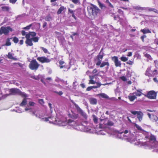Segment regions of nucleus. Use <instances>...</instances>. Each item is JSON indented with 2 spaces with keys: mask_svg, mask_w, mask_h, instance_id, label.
Returning <instances> with one entry per match:
<instances>
[{
  "mask_svg": "<svg viewBox=\"0 0 158 158\" xmlns=\"http://www.w3.org/2000/svg\"><path fill=\"white\" fill-rule=\"evenodd\" d=\"M32 114L35 115L37 117L42 119L43 121L47 122L49 121V123L54 124L57 125L59 126H64L67 124L70 126L72 128H76L79 125H81V123H78L76 121H74L71 119L68 120V122H67L66 117L63 114L62 112H58L56 114V118L50 116L48 118H43L42 115H40L38 112L35 111L32 112Z\"/></svg>",
  "mask_w": 158,
  "mask_h": 158,
  "instance_id": "1",
  "label": "nucleus"
},
{
  "mask_svg": "<svg viewBox=\"0 0 158 158\" xmlns=\"http://www.w3.org/2000/svg\"><path fill=\"white\" fill-rule=\"evenodd\" d=\"M147 141L145 142H143L141 141H138L135 143V145L144 146L146 148L153 149V151H154L156 148H158V142L156 140L155 137L150 133H148L145 136Z\"/></svg>",
  "mask_w": 158,
  "mask_h": 158,
  "instance_id": "2",
  "label": "nucleus"
},
{
  "mask_svg": "<svg viewBox=\"0 0 158 158\" xmlns=\"http://www.w3.org/2000/svg\"><path fill=\"white\" fill-rule=\"evenodd\" d=\"M123 133L125 134L124 135V139H127L129 142L131 143H133L136 141L134 144L135 145V143L139 141L140 138L138 136V134L134 133V134H131L130 132L128 130H125Z\"/></svg>",
  "mask_w": 158,
  "mask_h": 158,
  "instance_id": "3",
  "label": "nucleus"
},
{
  "mask_svg": "<svg viewBox=\"0 0 158 158\" xmlns=\"http://www.w3.org/2000/svg\"><path fill=\"white\" fill-rule=\"evenodd\" d=\"M36 34L34 32H30L27 34L25 36L26 38V40L25 43L27 46H32L33 45L32 41L35 42H37L39 40L38 37H35Z\"/></svg>",
  "mask_w": 158,
  "mask_h": 158,
  "instance_id": "4",
  "label": "nucleus"
},
{
  "mask_svg": "<svg viewBox=\"0 0 158 158\" xmlns=\"http://www.w3.org/2000/svg\"><path fill=\"white\" fill-rule=\"evenodd\" d=\"M73 103L75 107L77 109L78 112L81 115L82 118H84V121H82V122H83L85 124H87L88 123L86 120L87 118V116L86 114L79 107L77 104L75 102H73Z\"/></svg>",
  "mask_w": 158,
  "mask_h": 158,
  "instance_id": "5",
  "label": "nucleus"
},
{
  "mask_svg": "<svg viewBox=\"0 0 158 158\" xmlns=\"http://www.w3.org/2000/svg\"><path fill=\"white\" fill-rule=\"evenodd\" d=\"M102 124L101 123L99 124V127L100 128H104L107 126H111L114 125V123L113 122L110 120L108 118H106L101 121Z\"/></svg>",
  "mask_w": 158,
  "mask_h": 158,
  "instance_id": "6",
  "label": "nucleus"
},
{
  "mask_svg": "<svg viewBox=\"0 0 158 158\" xmlns=\"http://www.w3.org/2000/svg\"><path fill=\"white\" fill-rule=\"evenodd\" d=\"M91 127L84 125L81 123V125H79L76 128L77 131L91 132Z\"/></svg>",
  "mask_w": 158,
  "mask_h": 158,
  "instance_id": "7",
  "label": "nucleus"
},
{
  "mask_svg": "<svg viewBox=\"0 0 158 158\" xmlns=\"http://www.w3.org/2000/svg\"><path fill=\"white\" fill-rule=\"evenodd\" d=\"M40 66L35 60H32L29 65V68L32 70H37Z\"/></svg>",
  "mask_w": 158,
  "mask_h": 158,
  "instance_id": "8",
  "label": "nucleus"
},
{
  "mask_svg": "<svg viewBox=\"0 0 158 158\" xmlns=\"http://www.w3.org/2000/svg\"><path fill=\"white\" fill-rule=\"evenodd\" d=\"M10 93L12 94L15 95L16 94H19L23 97H27V95L24 93L21 92L19 89L16 88L11 89L10 90Z\"/></svg>",
  "mask_w": 158,
  "mask_h": 158,
  "instance_id": "9",
  "label": "nucleus"
},
{
  "mask_svg": "<svg viewBox=\"0 0 158 158\" xmlns=\"http://www.w3.org/2000/svg\"><path fill=\"white\" fill-rule=\"evenodd\" d=\"M12 31V29L9 27H2L0 29V34H4L6 35L10 31Z\"/></svg>",
  "mask_w": 158,
  "mask_h": 158,
  "instance_id": "10",
  "label": "nucleus"
},
{
  "mask_svg": "<svg viewBox=\"0 0 158 158\" xmlns=\"http://www.w3.org/2000/svg\"><path fill=\"white\" fill-rule=\"evenodd\" d=\"M88 9H90L92 11V13L93 15H96L98 12L99 9L96 6L91 4V6L88 7Z\"/></svg>",
  "mask_w": 158,
  "mask_h": 158,
  "instance_id": "11",
  "label": "nucleus"
},
{
  "mask_svg": "<svg viewBox=\"0 0 158 158\" xmlns=\"http://www.w3.org/2000/svg\"><path fill=\"white\" fill-rule=\"evenodd\" d=\"M130 112L133 115L137 114V117L139 122L141 121L143 119V113L140 111H131Z\"/></svg>",
  "mask_w": 158,
  "mask_h": 158,
  "instance_id": "12",
  "label": "nucleus"
},
{
  "mask_svg": "<svg viewBox=\"0 0 158 158\" xmlns=\"http://www.w3.org/2000/svg\"><path fill=\"white\" fill-rule=\"evenodd\" d=\"M37 60L42 63H49L51 60L48 57L45 56L39 57H37Z\"/></svg>",
  "mask_w": 158,
  "mask_h": 158,
  "instance_id": "13",
  "label": "nucleus"
},
{
  "mask_svg": "<svg viewBox=\"0 0 158 158\" xmlns=\"http://www.w3.org/2000/svg\"><path fill=\"white\" fill-rule=\"evenodd\" d=\"M112 60L114 62L115 66L117 67H121V61L118 60V57L116 56H114L112 57Z\"/></svg>",
  "mask_w": 158,
  "mask_h": 158,
  "instance_id": "14",
  "label": "nucleus"
},
{
  "mask_svg": "<svg viewBox=\"0 0 158 158\" xmlns=\"http://www.w3.org/2000/svg\"><path fill=\"white\" fill-rule=\"evenodd\" d=\"M156 94L153 91H151L149 92L145 96L149 98L154 99L155 98Z\"/></svg>",
  "mask_w": 158,
  "mask_h": 158,
  "instance_id": "15",
  "label": "nucleus"
},
{
  "mask_svg": "<svg viewBox=\"0 0 158 158\" xmlns=\"http://www.w3.org/2000/svg\"><path fill=\"white\" fill-rule=\"evenodd\" d=\"M15 54L14 53H11L10 52H8V55H6L8 58L14 60H17L18 59L17 58L16 56H14Z\"/></svg>",
  "mask_w": 158,
  "mask_h": 158,
  "instance_id": "16",
  "label": "nucleus"
},
{
  "mask_svg": "<svg viewBox=\"0 0 158 158\" xmlns=\"http://www.w3.org/2000/svg\"><path fill=\"white\" fill-rule=\"evenodd\" d=\"M110 65V64L108 62V59H106L105 60V61L103 62L100 65V67L101 68H102L105 66H107L106 67V69H108L109 68V66Z\"/></svg>",
  "mask_w": 158,
  "mask_h": 158,
  "instance_id": "17",
  "label": "nucleus"
},
{
  "mask_svg": "<svg viewBox=\"0 0 158 158\" xmlns=\"http://www.w3.org/2000/svg\"><path fill=\"white\" fill-rule=\"evenodd\" d=\"M149 118L151 119V120L153 122H156L158 120V117L157 116L155 115H151L150 113H148V114Z\"/></svg>",
  "mask_w": 158,
  "mask_h": 158,
  "instance_id": "18",
  "label": "nucleus"
},
{
  "mask_svg": "<svg viewBox=\"0 0 158 158\" xmlns=\"http://www.w3.org/2000/svg\"><path fill=\"white\" fill-rule=\"evenodd\" d=\"M128 98L130 101L132 102L134 100L137 98V97L133 93L129 94L128 96Z\"/></svg>",
  "mask_w": 158,
  "mask_h": 158,
  "instance_id": "19",
  "label": "nucleus"
},
{
  "mask_svg": "<svg viewBox=\"0 0 158 158\" xmlns=\"http://www.w3.org/2000/svg\"><path fill=\"white\" fill-rule=\"evenodd\" d=\"M143 90L141 89H139L136 90V91L133 92L134 94H135L136 97L140 96L142 95L143 94L142 93Z\"/></svg>",
  "mask_w": 158,
  "mask_h": 158,
  "instance_id": "20",
  "label": "nucleus"
},
{
  "mask_svg": "<svg viewBox=\"0 0 158 158\" xmlns=\"http://www.w3.org/2000/svg\"><path fill=\"white\" fill-rule=\"evenodd\" d=\"M152 71H151V68L150 67H148L145 73V75L148 77H150L152 76V75L151 73Z\"/></svg>",
  "mask_w": 158,
  "mask_h": 158,
  "instance_id": "21",
  "label": "nucleus"
},
{
  "mask_svg": "<svg viewBox=\"0 0 158 158\" xmlns=\"http://www.w3.org/2000/svg\"><path fill=\"white\" fill-rule=\"evenodd\" d=\"M117 138L124 139V135L125 134L123 133V132H118L117 133Z\"/></svg>",
  "mask_w": 158,
  "mask_h": 158,
  "instance_id": "22",
  "label": "nucleus"
},
{
  "mask_svg": "<svg viewBox=\"0 0 158 158\" xmlns=\"http://www.w3.org/2000/svg\"><path fill=\"white\" fill-rule=\"evenodd\" d=\"M89 102L90 103L93 105H95L97 104V99L94 98H91L89 99Z\"/></svg>",
  "mask_w": 158,
  "mask_h": 158,
  "instance_id": "23",
  "label": "nucleus"
},
{
  "mask_svg": "<svg viewBox=\"0 0 158 158\" xmlns=\"http://www.w3.org/2000/svg\"><path fill=\"white\" fill-rule=\"evenodd\" d=\"M103 50V49H102L100 51V52L99 54V55L98 56V60H102V58L103 56V53L102 52V51Z\"/></svg>",
  "mask_w": 158,
  "mask_h": 158,
  "instance_id": "24",
  "label": "nucleus"
},
{
  "mask_svg": "<svg viewBox=\"0 0 158 158\" xmlns=\"http://www.w3.org/2000/svg\"><path fill=\"white\" fill-rule=\"evenodd\" d=\"M68 13H70L72 14V16L75 19H76V17L74 15V12L75 11H73V10H71L70 8H69L68 9ZM69 13H68L69 14Z\"/></svg>",
  "mask_w": 158,
  "mask_h": 158,
  "instance_id": "25",
  "label": "nucleus"
},
{
  "mask_svg": "<svg viewBox=\"0 0 158 158\" xmlns=\"http://www.w3.org/2000/svg\"><path fill=\"white\" fill-rule=\"evenodd\" d=\"M98 96H100L101 97L105 98L108 99L109 98V97L104 93L99 94H98Z\"/></svg>",
  "mask_w": 158,
  "mask_h": 158,
  "instance_id": "26",
  "label": "nucleus"
},
{
  "mask_svg": "<svg viewBox=\"0 0 158 158\" xmlns=\"http://www.w3.org/2000/svg\"><path fill=\"white\" fill-rule=\"evenodd\" d=\"M141 31L143 34H146L147 33H151V31L148 29H143L141 30Z\"/></svg>",
  "mask_w": 158,
  "mask_h": 158,
  "instance_id": "27",
  "label": "nucleus"
},
{
  "mask_svg": "<svg viewBox=\"0 0 158 158\" xmlns=\"http://www.w3.org/2000/svg\"><path fill=\"white\" fill-rule=\"evenodd\" d=\"M64 6H61L59 9H58L57 13L58 15L61 13V12L65 9Z\"/></svg>",
  "mask_w": 158,
  "mask_h": 158,
  "instance_id": "28",
  "label": "nucleus"
},
{
  "mask_svg": "<svg viewBox=\"0 0 158 158\" xmlns=\"http://www.w3.org/2000/svg\"><path fill=\"white\" fill-rule=\"evenodd\" d=\"M27 103V99L24 98L20 105L21 106H23L26 105Z\"/></svg>",
  "mask_w": 158,
  "mask_h": 158,
  "instance_id": "29",
  "label": "nucleus"
},
{
  "mask_svg": "<svg viewBox=\"0 0 158 158\" xmlns=\"http://www.w3.org/2000/svg\"><path fill=\"white\" fill-rule=\"evenodd\" d=\"M134 8L135 9L142 10H146V8L140 7L139 6H136L134 7Z\"/></svg>",
  "mask_w": 158,
  "mask_h": 158,
  "instance_id": "30",
  "label": "nucleus"
},
{
  "mask_svg": "<svg viewBox=\"0 0 158 158\" xmlns=\"http://www.w3.org/2000/svg\"><path fill=\"white\" fill-rule=\"evenodd\" d=\"M96 84V85L92 86V89L94 88L95 89L99 88L102 85V84L100 82H98Z\"/></svg>",
  "mask_w": 158,
  "mask_h": 158,
  "instance_id": "31",
  "label": "nucleus"
},
{
  "mask_svg": "<svg viewBox=\"0 0 158 158\" xmlns=\"http://www.w3.org/2000/svg\"><path fill=\"white\" fill-rule=\"evenodd\" d=\"M146 9L150 11H153L155 12L156 13H157L158 14V10H156V9L155 8H147Z\"/></svg>",
  "mask_w": 158,
  "mask_h": 158,
  "instance_id": "32",
  "label": "nucleus"
},
{
  "mask_svg": "<svg viewBox=\"0 0 158 158\" xmlns=\"http://www.w3.org/2000/svg\"><path fill=\"white\" fill-rule=\"evenodd\" d=\"M135 127L138 129V130L140 131H143V130L142 128L139 125L137 124H135Z\"/></svg>",
  "mask_w": 158,
  "mask_h": 158,
  "instance_id": "33",
  "label": "nucleus"
},
{
  "mask_svg": "<svg viewBox=\"0 0 158 158\" xmlns=\"http://www.w3.org/2000/svg\"><path fill=\"white\" fill-rule=\"evenodd\" d=\"M120 59L122 61L125 62V61H127L128 60V58H127L125 56H122L120 58Z\"/></svg>",
  "mask_w": 158,
  "mask_h": 158,
  "instance_id": "34",
  "label": "nucleus"
},
{
  "mask_svg": "<svg viewBox=\"0 0 158 158\" xmlns=\"http://www.w3.org/2000/svg\"><path fill=\"white\" fill-rule=\"evenodd\" d=\"M11 44V42L10 41V39H7L6 40L5 45L7 46H10Z\"/></svg>",
  "mask_w": 158,
  "mask_h": 158,
  "instance_id": "35",
  "label": "nucleus"
},
{
  "mask_svg": "<svg viewBox=\"0 0 158 158\" xmlns=\"http://www.w3.org/2000/svg\"><path fill=\"white\" fill-rule=\"evenodd\" d=\"M93 121L94 123L95 124H96L98 123V119L97 117L95 115H93Z\"/></svg>",
  "mask_w": 158,
  "mask_h": 158,
  "instance_id": "36",
  "label": "nucleus"
},
{
  "mask_svg": "<svg viewBox=\"0 0 158 158\" xmlns=\"http://www.w3.org/2000/svg\"><path fill=\"white\" fill-rule=\"evenodd\" d=\"M3 10L4 11H8L9 10L10 8L7 6H4L2 7Z\"/></svg>",
  "mask_w": 158,
  "mask_h": 158,
  "instance_id": "37",
  "label": "nucleus"
},
{
  "mask_svg": "<svg viewBox=\"0 0 158 158\" xmlns=\"http://www.w3.org/2000/svg\"><path fill=\"white\" fill-rule=\"evenodd\" d=\"M97 82L96 81H94V79H90L89 82V84H96Z\"/></svg>",
  "mask_w": 158,
  "mask_h": 158,
  "instance_id": "38",
  "label": "nucleus"
},
{
  "mask_svg": "<svg viewBox=\"0 0 158 158\" xmlns=\"http://www.w3.org/2000/svg\"><path fill=\"white\" fill-rule=\"evenodd\" d=\"M55 81L58 82H61L62 81H63V80L61 79L58 77H56L55 79Z\"/></svg>",
  "mask_w": 158,
  "mask_h": 158,
  "instance_id": "39",
  "label": "nucleus"
},
{
  "mask_svg": "<svg viewBox=\"0 0 158 158\" xmlns=\"http://www.w3.org/2000/svg\"><path fill=\"white\" fill-rule=\"evenodd\" d=\"M152 76H154L155 75H157V71L156 69H155L152 72Z\"/></svg>",
  "mask_w": 158,
  "mask_h": 158,
  "instance_id": "40",
  "label": "nucleus"
},
{
  "mask_svg": "<svg viewBox=\"0 0 158 158\" xmlns=\"http://www.w3.org/2000/svg\"><path fill=\"white\" fill-rule=\"evenodd\" d=\"M144 55L145 56V57L148 58L150 60H151L152 59V58L150 55H149L147 53L144 54Z\"/></svg>",
  "mask_w": 158,
  "mask_h": 158,
  "instance_id": "41",
  "label": "nucleus"
},
{
  "mask_svg": "<svg viewBox=\"0 0 158 158\" xmlns=\"http://www.w3.org/2000/svg\"><path fill=\"white\" fill-rule=\"evenodd\" d=\"M32 26V24H30L29 25L26 26V27L23 28V29L26 30H29L31 28Z\"/></svg>",
  "mask_w": 158,
  "mask_h": 158,
  "instance_id": "42",
  "label": "nucleus"
},
{
  "mask_svg": "<svg viewBox=\"0 0 158 158\" xmlns=\"http://www.w3.org/2000/svg\"><path fill=\"white\" fill-rule=\"evenodd\" d=\"M13 41L15 43H17L19 41V40L17 37H15L13 39Z\"/></svg>",
  "mask_w": 158,
  "mask_h": 158,
  "instance_id": "43",
  "label": "nucleus"
},
{
  "mask_svg": "<svg viewBox=\"0 0 158 158\" xmlns=\"http://www.w3.org/2000/svg\"><path fill=\"white\" fill-rule=\"evenodd\" d=\"M51 19V18L49 15L47 16L45 18V20L47 21H50Z\"/></svg>",
  "mask_w": 158,
  "mask_h": 158,
  "instance_id": "44",
  "label": "nucleus"
},
{
  "mask_svg": "<svg viewBox=\"0 0 158 158\" xmlns=\"http://www.w3.org/2000/svg\"><path fill=\"white\" fill-rule=\"evenodd\" d=\"M71 1L74 4L80 3L79 0H71Z\"/></svg>",
  "mask_w": 158,
  "mask_h": 158,
  "instance_id": "45",
  "label": "nucleus"
},
{
  "mask_svg": "<svg viewBox=\"0 0 158 158\" xmlns=\"http://www.w3.org/2000/svg\"><path fill=\"white\" fill-rule=\"evenodd\" d=\"M102 60H98V61L97 62V63H96V64L97 66L100 65L101 64V61Z\"/></svg>",
  "mask_w": 158,
  "mask_h": 158,
  "instance_id": "46",
  "label": "nucleus"
},
{
  "mask_svg": "<svg viewBox=\"0 0 158 158\" xmlns=\"http://www.w3.org/2000/svg\"><path fill=\"white\" fill-rule=\"evenodd\" d=\"M112 16L114 18V19L115 20H118H118H120L118 16H115L114 14Z\"/></svg>",
  "mask_w": 158,
  "mask_h": 158,
  "instance_id": "47",
  "label": "nucleus"
},
{
  "mask_svg": "<svg viewBox=\"0 0 158 158\" xmlns=\"http://www.w3.org/2000/svg\"><path fill=\"white\" fill-rule=\"evenodd\" d=\"M131 76V74L130 73V72L127 71V72L126 77H130Z\"/></svg>",
  "mask_w": 158,
  "mask_h": 158,
  "instance_id": "48",
  "label": "nucleus"
},
{
  "mask_svg": "<svg viewBox=\"0 0 158 158\" xmlns=\"http://www.w3.org/2000/svg\"><path fill=\"white\" fill-rule=\"evenodd\" d=\"M42 50H43L44 52L45 53H47L48 52V50L46 48H45L44 47H41V48Z\"/></svg>",
  "mask_w": 158,
  "mask_h": 158,
  "instance_id": "49",
  "label": "nucleus"
},
{
  "mask_svg": "<svg viewBox=\"0 0 158 158\" xmlns=\"http://www.w3.org/2000/svg\"><path fill=\"white\" fill-rule=\"evenodd\" d=\"M120 79L123 81H125L127 80L126 77L124 76L121 77Z\"/></svg>",
  "mask_w": 158,
  "mask_h": 158,
  "instance_id": "50",
  "label": "nucleus"
},
{
  "mask_svg": "<svg viewBox=\"0 0 158 158\" xmlns=\"http://www.w3.org/2000/svg\"><path fill=\"white\" fill-rule=\"evenodd\" d=\"M106 2L108 3L109 6L111 7H113V5L111 4V3L109 2V0H106Z\"/></svg>",
  "mask_w": 158,
  "mask_h": 158,
  "instance_id": "51",
  "label": "nucleus"
},
{
  "mask_svg": "<svg viewBox=\"0 0 158 158\" xmlns=\"http://www.w3.org/2000/svg\"><path fill=\"white\" fill-rule=\"evenodd\" d=\"M52 105L51 103H48V106L49 107L50 110L51 111V113H52Z\"/></svg>",
  "mask_w": 158,
  "mask_h": 158,
  "instance_id": "52",
  "label": "nucleus"
},
{
  "mask_svg": "<svg viewBox=\"0 0 158 158\" xmlns=\"http://www.w3.org/2000/svg\"><path fill=\"white\" fill-rule=\"evenodd\" d=\"M98 3L99 6L102 9L103 7H104L103 5L99 1L98 2Z\"/></svg>",
  "mask_w": 158,
  "mask_h": 158,
  "instance_id": "53",
  "label": "nucleus"
},
{
  "mask_svg": "<svg viewBox=\"0 0 158 158\" xmlns=\"http://www.w3.org/2000/svg\"><path fill=\"white\" fill-rule=\"evenodd\" d=\"M96 75H94L93 76H89V77L90 79H94V77H96Z\"/></svg>",
  "mask_w": 158,
  "mask_h": 158,
  "instance_id": "54",
  "label": "nucleus"
},
{
  "mask_svg": "<svg viewBox=\"0 0 158 158\" xmlns=\"http://www.w3.org/2000/svg\"><path fill=\"white\" fill-rule=\"evenodd\" d=\"M29 103L30 106H34L35 104V102H29Z\"/></svg>",
  "mask_w": 158,
  "mask_h": 158,
  "instance_id": "55",
  "label": "nucleus"
},
{
  "mask_svg": "<svg viewBox=\"0 0 158 158\" xmlns=\"http://www.w3.org/2000/svg\"><path fill=\"white\" fill-rule=\"evenodd\" d=\"M17 0H10V2L12 4L15 3L17 1Z\"/></svg>",
  "mask_w": 158,
  "mask_h": 158,
  "instance_id": "56",
  "label": "nucleus"
},
{
  "mask_svg": "<svg viewBox=\"0 0 158 158\" xmlns=\"http://www.w3.org/2000/svg\"><path fill=\"white\" fill-rule=\"evenodd\" d=\"M99 134L102 135H105L106 134V132L102 131H100Z\"/></svg>",
  "mask_w": 158,
  "mask_h": 158,
  "instance_id": "57",
  "label": "nucleus"
},
{
  "mask_svg": "<svg viewBox=\"0 0 158 158\" xmlns=\"http://www.w3.org/2000/svg\"><path fill=\"white\" fill-rule=\"evenodd\" d=\"M39 102L41 104H42L44 103L43 100L42 99H39Z\"/></svg>",
  "mask_w": 158,
  "mask_h": 158,
  "instance_id": "58",
  "label": "nucleus"
},
{
  "mask_svg": "<svg viewBox=\"0 0 158 158\" xmlns=\"http://www.w3.org/2000/svg\"><path fill=\"white\" fill-rule=\"evenodd\" d=\"M77 85V82L76 80H74L73 83V85L74 86H76Z\"/></svg>",
  "mask_w": 158,
  "mask_h": 158,
  "instance_id": "59",
  "label": "nucleus"
},
{
  "mask_svg": "<svg viewBox=\"0 0 158 158\" xmlns=\"http://www.w3.org/2000/svg\"><path fill=\"white\" fill-rule=\"evenodd\" d=\"M21 33H22V34L23 35V36H24V35H25L27 34H26V33L25 32V31H22V32H21Z\"/></svg>",
  "mask_w": 158,
  "mask_h": 158,
  "instance_id": "60",
  "label": "nucleus"
},
{
  "mask_svg": "<svg viewBox=\"0 0 158 158\" xmlns=\"http://www.w3.org/2000/svg\"><path fill=\"white\" fill-rule=\"evenodd\" d=\"M92 86H89V87H88L86 89V90L87 91H89L90 90H91L92 89Z\"/></svg>",
  "mask_w": 158,
  "mask_h": 158,
  "instance_id": "61",
  "label": "nucleus"
},
{
  "mask_svg": "<svg viewBox=\"0 0 158 158\" xmlns=\"http://www.w3.org/2000/svg\"><path fill=\"white\" fill-rule=\"evenodd\" d=\"M154 63H155L156 67H158V62L156 60V61H154Z\"/></svg>",
  "mask_w": 158,
  "mask_h": 158,
  "instance_id": "62",
  "label": "nucleus"
},
{
  "mask_svg": "<svg viewBox=\"0 0 158 158\" xmlns=\"http://www.w3.org/2000/svg\"><path fill=\"white\" fill-rule=\"evenodd\" d=\"M132 55V52H128L127 56H131Z\"/></svg>",
  "mask_w": 158,
  "mask_h": 158,
  "instance_id": "63",
  "label": "nucleus"
},
{
  "mask_svg": "<svg viewBox=\"0 0 158 158\" xmlns=\"http://www.w3.org/2000/svg\"><path fill=\"white\" fill-rule=\"evenodd\" d=\"M118 12L119 13L122 14H123V11L120 9L118 10Z\"/></svg>",
  "mask_w": 158,
  "mask_h": 158,
  "instance_id": "64",
  "label": "nucleus"
}]
</instances>
